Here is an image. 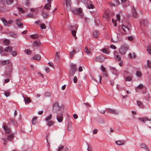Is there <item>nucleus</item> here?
I'll list each match as a JSON object with an SVG mask.
<instances>
[{
	"mask_svg": "<svg viewBox=\"0 0 151 151\" xmlns=\"http://www.w3.org/2000/svg\"><path fill=\"white\" fill-rule=\"evenodd\" d=\"M128 29V27L124 25L120 26L119 27V32L117 34L118 38L119 39L121 38L126 34L127 30Z\"/></svg>",
	"mask_w": 151,
	"mask_h": 151,
	"instance_id": "obj_1",
	"label": "nucleus"
},
{
	"mask_svg": "<svg viewBox=\"0 0 151 151\" xmlns=\"http://www.w3.org/2000/svg\"><path fill=\"white\" fill-rule=\"evenodd\" d=\"M129 46L126 44H124L122 45L120 48L119 50V51L120 53L122 55L125 54L127 51L129 49Z\"/></svg>",
	"mask_w": 151,
	"mask_h": 151,
	"instance_id": "obj_2",
	"label": "nucleus"
},
{
	"mask_svg": "<svg viewBox=\"0 0 151 151\" xmlns=\"http://www.w3.org/2000/svg\"><path fill=\"white\" fill-rule=\"evenodd\" d=\"M70 28V29L71 30V33L73 36L74 37V38L76 39L77 37L76 36V35L78 26L77 25H75L74 26H71Z\"/></svg>",
	"mask_w": 151,
	"mask_h": 151,
	"instance_id": "obj_3",
	"label": "nucleus"
},
{
	"mask_svg": "<svg viewBox=\"0 0 151 151\" xmlns=\"http://www.w3.org/2000/svg\"><path fill=\"white\" fill-rule=\"evenodd\" d=\"M106 58L104 57L103 55H100L96 57L95 58L94 60L96 62L101 63L103 62L104 60Z\"/></svg>",
	"mask_w": 151,
	"mask_h": 151,
	"instance_id": "obj_4",
	"label": "nucleus"
},
{
	"mask_svg": "<svg viewBox=\"0 0 151 151\" xmlns=\"http://www.w3.org/2000/svg\"><path fill=\"white\" fill-rule=\"evenodd\" d=\"M2 64L3 65H5L6 64H8L10 67L9 70V72H11L12 70V63L10 62L9 60H4L2 62Z\"/></svg>",
	"mask_w": 151,
	"mask_h": 151,
	"instance_id": "obj_5",
	"label": "nucleus"
},
{
	"mask_svg": "<svg viewBox=\"0 0 151 151\" xmlns=\"http://www.w3.org/2000/svg\"><path fill=\"white\" fill-rule=\"evenodd\" d=\"M82 12L83 11L82 9L80 8L78 9H74L73 11V12L74 14H80V16H81V17H83V14H81L82 13Z\"/></svg>",
	"mask_w": 151,
	"mask_h": 151,
	"instance_id": "obj_6",
	"label": "nucleus"
},
{
	"mask_svg": "<svg viewBox=\"0 0 151 151\" xmlns=\"http://www.w3.org/2000/svg\"><path fill=\"white\" fill-rule=\"evenodd\" d=\"M71 0H66V9L67 10H70L71 9Z\"/></svg>",
	"mask_w": 151,
	"mask_h": 151,
	"instance_id": "obj_7",
	"label": "nucleus"
},
{
	"mask_svg": "<svg viewBox=\"0 0 151 151\" xmlns=\"http://www.w3.org/2000/svg\"><path fill=\"white\" fill-rule=\"evenodd\" d=\"M120 16L119 14H117L116 15V20H114V19H112V21L114 26H117V24L116 23V21H119L120 20Z\"/></svg>",
	"mask_w": 151,
	"mask_h": 151,
	"instance_id": "obj_8",
	"label": "nucleus"
},
{
	"mask_svg": "<svg viewBox=\"0 0 151 151\" xmlns=\"http://www.w3.org/2000/svg\"><path fill=\"white\" fill-rule=\"evenodd\" d=\"M110 12L109 10L106 11L103 14V17L104 19H107L109 18L110 16L109 13Z\"/></svg>",
	"mask_w": 151,
	"mask_h": 151,
	"instance_id": "obj_9",
	"label": "nucleus"
},
{
	"mask_svg": "<svg viewBox=\"0 0 151 151\" xmlns=\"http://www.w3.org/2000/svg\"><path fill=\"white\" fill-rule=\"evenodd\" d=\"M110 70H111L113 73L115 75H117L119 73L118 71L115 67H110Z\"/></svg>",
	"mask_w": 151,
	"mask_h": 151,
	"instance_id": "obj_10",
	"label": "nucleus"
},
{
	"mask_svg": "<svg viewBox=\"0 0 151 151\" xmlns=\"http://www.w3.org/2000/svg\"><path fill=\"white\" fill-rule=\"evenodd\" d=\"M1 20L5 26H7L8 25V24H12L13 22V21L12 20H10L7 22L6 19L3 18H2Z\"/></svg>",
	"mask_w": 151,
	"mask_h": 151,
	"instance_id": "obj_11",
	"label": "nucleus"
},
{
	"mask_svg": "<svg viewBox=\"0 0 151 151\" xmlns=\"http://www.w3.org/2000/svg\"><path fill=\"white\" fill-rule=\"evenodd\" d=\"M140 147L141 148L145 150L146 151H150V150L149 148L144 143H142L140 145Z\"/></svg>",
	"mask_w": 151,
	"mask_h": 151,
	"instance_id": "obj_12",
	"label": "nucleus"
},
{
	"mask_svg": "<svg viewBox=\"0 0 151 151\" xmlns=\"http://www.w3.org/2000/svg\"><path fill=\"white\" fill-rule=\"evenodd\" d=\"M100 35V33L97 30H94L93 33V37L95 38H97Z\"/></svg>",
	"mask_w": 151,
	"mask_h": 151,
	"instance_id": "obj_13",
	"label": "nucleus"
},
{
	"mask_svg": "<svg viewBox=\"0 0 151 151\" xmlns=\"http://www.w3.org/2000/svg\"><path fill=\"white\" fill-rule=\"evenodd\" d=\"M53 0H47V4L45 5V8L47 9H50L51 7V1Z\"/></svg>",
	"mask_w": 151,
	"mask_h": 151,
	"instance_id": "obj_14",
	"label": "nucleus"
},
{
	"mask_svg": "<svg viewBox=\"0 0 151 151\" xmlns=\"http://www.w3.org/2000/svg\"><path fill=\"white\" fill-rule=\"evenodd\" d=\"M114 58L118 61H120L121 59V58L120 55H118V52L117 51H115L114 53Z\"/></svg>",
	"mask_w": 151,
	"mask_h": 151,
	"instance_id": "obj_15",
	"label": "nucleus"
},
{
	"mask_svg": "<svg viewBox=\"0 0 151 151\" xmlns=\"http://www.w3.org/2000/svg\"><path fill=\"white\" fill-rule=\"evenodd\" d=\"M3 128L6 133H10L11 131L10 129L8 126L5 124H4Z\"/></svg>",
	"mask_w": 151,
	"mask_h": 151,
	"instance_id": "obj_16",
	"label": "nucleus"
},
{
	"mask_svg": "<svg viewBox=\"0 0 151 151\" xmlns=\"http://www.w3.org/2000/svg\"><path fill=\"white\" fill-rule=\"evenodd\" d=\"M106 110L109 113L113 114H117V111L115 109H112L110 108H108Z\"/></svg>",
	"mask_w": 151,
	"mask_h": 151,
	"instance_id": "obj_17",
	"label": "nucleus"
},
{
	"mask_svg": "<svg viewBox=\"0 0 151 151\" xmlns=\"http://www.w3.org/2000/svg\"><path fill=\"white\" fill-rule=\"evenodd\" d=\"M84 51L86 52V53L87 55H90L91 54L92 52V50L91 49H88V48L87 47H86L84 48Z\"/></svg>",
	"mask_w": 151,
	"mask_h": 151,
	"instance_id": "obj_18",
	"label": "nucleus"
},
{
	"mask_svg": "<svg viewBox=\"0 0 151 151\" xmlns=\"http://www.w3.org/2000/svg\"><path fill=\"white\" fill-rule=\"evenodd\" d=\"M70 67H71L70 70L72 71H73L76 72L77 70V67L76 65L73 63H71L70 64Z\"/></svg>",
	"mask_w": 151,
	"mask_h": 151,
	"instance_id": "obj_19",
	"label": "nucleus"
},
{
	"mask_svg": "<svg viewBox=\"0 0 151 151\" xmlns=\"http://www.w3.org/2000/svg\"><path fill=\"white\" fill-rule=\"evenodd\" d=\"M138 119L142 121L143 122H145L146 121H151V119H148L146 117H139L138 118Z\"/></svg>",
	"mask_w": 151,
	"mask_h": 151,
	"instance_id": "obj_20",
	"label": "nucleus"
},
{
	"mask_svg": "<svg viewBox=\"0 0 151 151\" xmlns=\"http://www.w3.org/2000/svg\"><path fill=\"white\" fill-rule=\"evenodd\" d=\"M40 56L39 55L37 54L35 55L32 58L31 60H39L40 59Z\"/></svg>",
	"mask_w": 151,
	"mask_h": 151,
	"instance_id": "obj_21",
	"label": "nucleus"
},
{
	"mask_svg": "<svg viewBox=\"0 0 151 151\" xmlns=\"http://www.w3.org/2000/svg\"><path fill=\"white\" fill-rule=\"evenodd\" d=\"M57 119L58 122H62L63 120V116L62 114H61L60 116L58 114L57 116Z\"/></svg>",
	"mask_w": 151,
	"mask_h": 151,
	"instance_id": "obj_22",
	"label": "nucleus"
},
{
	"mask_svg": "<svg viewBox=\"0 0 151 151\" xmlns=\"http://www.w3.org/2000/svg\"><path fill=\"white\" fill-rule=\"evenodd\" d=\"M132 12L133 15V16L134 17H137V14L135 10V8L134 6H133L132 9Z\"/></svg>",
	"mask_w": 151,
	"mask_h": 151,
	"instance_id": "obj_23",
	"label": "nucleus"
},
{
	"mask_svg": "<svg viewBox=\"0 0 151 151\" xmlns=\"http://www.w3.org/2000/svg\"><path fill=\"white\" fill-rule=\"evenodd\" d=\"M88 8L89 9H93L94 8V5L91 3L90 1L87 4Z\"/></svg>",
	"mask_w": 151,
	"mask_h": 151,
	"instance_id": "obj_24",
	"label": "nucleus"
},
{
	"mask_svg": "<svg viewBox=\"0 0 151 151\" xmlns=\"http://www.w3.org/2000/svg\"><path fill=\"white\" fill-rule=\"evenodd\" d=\"M115 143L118 145H124L125 143V142L123 141L119 140L116 141Z\"/></svg>",
	"mask_w": 151,
	"mask_h": 151,
	"instance_id": "obj_25",
	"label": "nucleus"
},
{
	"mask_svg": "<svg viewBox=\"0 0 151 151\" xmlns=\"http://www.w3.org/2000/svg\"><path fill=\"white\" fill-rule=\"evenodd\" d=\"M12 47L8 46L6 47L5 49V51L7 52H10L12 50Z\"/></svg>",
	"mask_w": 151,
	"mask_h": 151,
	"instance_id": "obj_26",
	"label": "nucleus"
},
{
	"mask_svg": "<svg viewBox=\"0 0 151 151\" xmlns=\"http://www.w3.org/2000/svg\"><path fill=\"white\" fill-rule=\"evenodd\" d=\"M41 43L40 41H35L33 43V45L35 47H37L40 46Z\"/></svg>",
	"mask_w": 151,
	"mask_h": 151,
	"instance_id": "obj_27",
	"label": "nucleus"
},
{
	"mask_svg": "<svg viewBox=\"0 0 151 151\" xmlns=\"http://www.w3.org/2000/svg\"><path fill=\"white\" fill-rule=\"evenodd\" d=\"M17 24V25L20 27H22L23 26L22 23L19 20V19H16Z\"/></svg>",
	"mask_w": 151,
	"mask_h": 151,
	"instance_id": "obj_28",
	"label": "nucleus"
},
{
	"mask_svg": "<svg viewBox=\"0 0 151 151\" xmlns=\"http://www.w3.org/2000/svg\"><path fill=\"white\" fill-rule=\"evenodd\" d=\"M76 51L75 50H74L71 52H70V58H72L73 57V55L76 53Z\"/></svg>",
	"mask_w": 151,
	"mask_h": 151,
	"instance_id": "obj_29",
	"label": "nucleus"
},
{
	"mask_svg": "<svg viewBox=\"0 0 151 151\" xmlns=\"http://www.w3.org/2000/svg\"><path fill=\"white\" fill-rule=\"evenodd\" d=\"M24 100L26 104H29L31 101V100L28 97L25 98Z\"/></svg>",
	"mask_w": 151,
	"mask_h": 151,
	"instance_id": "obj_30",
	"label": "nucleus"
},
{
	"mask_svg": "<svg viewBox=\"0 0 151 151\" xmlns=\"http://www.w3.org/2000/svg\"><path fill=\"white\" fill-rule=\"evenodd\" d=\"M4 43L6 45H8L10 43V41L7 39H5L3 40Z\"/></svg>",
	"mask_w": 151,
	"mask_h": 151,
	"instance_id": "obj_31",
	"label": "nucleus"
},
{
	"mask_svg": "<svg viewBox=\"0 0 151 151\" xmlns=\"http://www.w3.org/2000/svg\"><path fill=\"white\" fill-rule=\"evenodd\" d=\"M14 138V135L13 134H11L9 135L7 137V139L8 140L12 141L13 140Z\"/></svg>",
	"mask_w": 151,
	"mask_h": 151,
	"instance_id": "obj_32",
	"label": "nucleus"
},
{
	"mask_svg": "<svg viewBox=\"0 0 151 151\" xmlns=\"http://www.w3.org/2000/svg\"><path fill=\"white\" fill-rule=\"evenodd\" d=\"M129 57L132 58H134L136 57V55L134 52L130 53L129 54Z\"/></svg>",
	"mask_w": 151,
	"mask_h": 151,
	"instance_id": "obj_33",
	"label": "nucleus"
},
{
	"mask_svg": "<svg viewBox=\"0 0 151 151\" xmlns=\"http://www.w3.org/2000/svg\"><path fill=\"white\" fill-rule=\"evenodd\" d=\"M101 69L102 71L104 72V74L106 76L107 73L106 72V69L103 65H101Z\"/></svg>",
	"mask_w": 151,
	"mask_h": 151,
	"instance_id": "obj_34",
	"label": "nucleus"
},
{
	"mask_svg": "<svg viewBox=\"0 0 151 151\" xmlns=\"http://www.w3.org/2000/svg\"><path fill=\"white\" fill-rule=\"evenodd\" d=\"M102 52L104 53L107 54H109V51L106 48H104L102 49Z\"/></svg>",
	"mask_w": 151,
	"mask_h": 151,
	"instance_id": "obj_35",
	"label": "nucleus"
},
{
	"mask_svg": "<svg viewBox=\"0 0 151 151\" xmlns=\"http://www.w3.org/2000/svg\"><path fill=\"white\" fill-rule=\"evenodd\" d=\"M37 118V117H34L32 120V124H35L36 123V121Z\"/></svg>",
	"mask_w": 151,
	"mask_h": 151,
	"instance_id": "obj_36",
	"label": "nucleus"
},
{
	"mask_svg": "<svg viewBox=\"0 0 151 151\" xmlns=\"http://www.w3.org/2000/svg\"><path fill=\"white\" fill-rule=\"evenodd\" d=\"M137 105L139 106L140 108H142L143 106L142 105V102H141L140 101H137Z\"/></svg>",
	"mask_w": 151,
	"mask_h": 151,
	"instance_id": "obj_37",
	"label": "nucleus"
},
{
	"mask_svg": "<svg viewBox=\"0 0 151 151\" xmlns=\"http://www.w3.org/2000/svg\"><path fill=\"white\" fill-rule=\"evenodd\" d=\"M146 68H150L151 67V62L149 61L148 60L147 61V65L145 66Z\"/></svg>",
	"mask_w": 151,
	"mask_h": 151,
	"instance_id": "obj_38",
	"label": "nucleus"
},
{
	"mask_svg": "<svg viewBox=\"0 0 151 151\" xmlns=\"http://www.w3.org/2000/svg\"><path fill=\"white\" fill-rule=\"evenodd\" d=\"M60 53L59 52H56L55 54V58L56 59H58L60 57Z\"/></svg>",
	"mask_w": 151,
	"mask_h": 151,
	"instance_id": "obj_39",
	"label": "nucleus"
},
{
	"mask_svg": "<svg viewBox=\"0 0 151 151\" xmlns=\"http://www.w3.org/2000/svg\"><path fill=\"white\" fill-rule=\"evenodd\" d=\"M52 114H50V115L47 117L45 119V120L46 121H48V120L51 119L52 118Z\"/></svg>",
	"mask_w": 151,
	"mask_h": 151,
	"instance_id": "obj_40",
	"label": "nucleus"
},
{
	"mask_svg": "<svg viewBox=\"0 0 151 151\" xmlns=\"http://www.w3.org/2000/svg\"><path fill=\"white\" fill-rule=\"evenodd\" d=\"M54 122H53L52 121H49L48 122L47 124L49 126H52Z\"/></svg>",
	"mask_w": 151,
	"mask_h": 151,
	"instance_id": "obj_41",
	"label": "nucleus"
},
{
	"mask_svg": "<svg viewBox=\"0 0 151 151\" xmlns=\"http://www.w3.org/2000/svg\"><path fill=\"white\" fill-rule=\"evenodd\" d=\"M25 52L27 55H30L32 53L31 51L29 49L25 50Z\"/></svg>",
	"mask_w": 151,
	"mask_h": 151,
	"instance_id": "obj_42",
	"label": "nucleus"
},
{
	"mask_svg": "<svg viewBox=\"0 0 151 151\" xmlns=\"http://www.w3.org/2000/svg\"><path fill=\"white\" fill-rule=\"evenodd\" d=\"M114 2L116 6H118L120 4L119 0H114Z\"/></svg>",
	"mask_w": 151,
	"mask_h": 151,
	"instance_id": "obj_43",
	"label": "nucleus"
},
{
	"mask_svg": "<svg viewBox=\"0 0 151 151\" xmlns=\"http://www.w3.org/2000/svg\"><path fill=\"white\" fill-rule=\"evenodd\" d=\"M31 38L33 39H36L38 38V35L36 34L30 35Z\"/></svg>",
	"mask_w": 151,
	"mask_h": 151,
	"instance_id": "obj_44",
	"label": "nucleus"
},
{
	"mask_svg": "<svg viewBox=\"0 0 151 151\" xmlns=\"http://www.w3.org/2000/svg\"><path fill=\"white\" fill-rule=\"evenodd\" d=\"M40 28L42 29H46V26H45V25L43 23H42V24H40Z\"/></svg>",
	"mask_w": 151,
	"mask_h": 151,
	"instance_id": "obj_45",
	"label": "nucleus"
},
{
	"mask_svg": "<svg viewBox=\"0 0 151 151\" xmlns=\"http://www.w3.org/2000/svg\"><path fill=\"white\" fill-rule=\"evenodd\" d=\"M64 148V146L62 145H60L58 147V151H61Z\"/></svg>",
	"mask_w": 151,
	"mask_h": 151,
	"instance_id": "obj_46",
	"label": "nucleus"
},
{
	"mask_svg": "<svg viewBox=\"0 0 151 151\" xmlns=\"http://www.w3.org/2000/svg\"><path fill=\"white\" fill-rule=\"evenodd\" d=\"M147 51L149 53H151V47L150 46H148L147 47Z\"/></svg>",
	"mask_w": 151,
	"mask_h": 151,
	"instance_id": "obj_47",
	"label": "nucleus"
},
{
	"mask_svg": "<svg viewBox=\"0 0 151 151\" xmlns=\"http://www.w3.org/2000/svg\"><path fill=\"white\" fill-rule=\"evenodd\" d=\"M142 75L141 72L139 71H138L136 72V75L138 77H140Z\"/></svg>",
	"mask_w": 151,
	"mask_h": 151,
	"instance_id": "obj_48",
	"label": "nucleus"
},
{
	"mask_svg": "<svg viewBox=\"0 0 151 151\" xmlns=\"http://www.w3.org/2000/svg\"><path fill=\"white\" fill-rule=\"evenodd\" d=\"M132 80V78L131 76H127L126 78V81H130Z\"/></svg>",
	"mask_w": 151,
	"mask_h": 151,
	"instance_id": "obj_49",
	"label": "nucleus"
},
{
	"mask_svg": "<svg viewBox=\"0 0 151 151\" xmlns=\"http://www.w3.org/2000/svg\"><path fill=\"white\" fill-rule=\"evenodd\" d=\"M10 93L9 91H6L4 93V94L6 96L8 97L10 95Z\"/></svg>",
	"mask_w": 151,
	"mask_h": 151,
	"instance_id": "obj_50",
	"label": "nucleus"
},
{
	"mask_svg": "<svg viewBox=\"0 0 151 151\" xmlns=\"http://www.w3.org/2000/svg\"><path fill=\"white\" fill-rule=\"evenodd\" d=\"M81 1L84 4H86L88 3L89 2V0H81Z\"/></svg>",
	"mask_w": 151,
	"mask_h": 151,
	"instance_id": "obj_51",
	"label": "nucleus"
},
{
	"mask_svg": "<svg viewBox=\"0 0 151 151\" xmlns=\"http://www.w3.org/2000/svg\"><path fill=\"white\" fill-rule=\"evenodd\" d=\"M75 71H72L71 70H70L69 72V76H72L74 74Z\"/></svg>",
	"mask_w": 151,
	"mask_h": 151,
	"instance_id": "obj_52",
	"label": "nucleus"
},
{
	"mask_svg": "<svg viewBox=\"0 0 151 151\" xmlns=\"http://www.w3.org/2000/svg\"><path fill=\"white\" fill-rule=\"evenodd\" d=\"M128 40L129 41H132L134 40V37L132 36H129L128 37Z\"/></svg>",
	"mask_w": 151,
	"mask_h": 151,
	"instance_id": "obj_53",
	"label": "nucleus"
},
{
	"mask_svg": "<svg viewBox=\"0 0 151 151\" xmlns=\"http://www.w3.org/2000/svg\"><path fill=\"white\" fill-rule=\"evenodd\" d=\"M13 0H8L6 1V3L8 4H10L12 3Z\"/></svg>",
	"mask_w": 151,
	"mask_h": 151,
	"instance_id": "obj_54",
	"label": "nucleus"
},
{
	"mask_svg": "<svg viewBox=\"0 0 151 151\" xmlns=\"http://www.w3.org/2000/svg\"><path fill=\"white\" fill-rule=\"evenodd\" d=\"M42 15L44 18H46L47 17H48V15L47 14L45 13H42Z\"/></svg>",
	"mask_w": 151,
	"mask_h": 151,
	"instance_id": "obj_55",
	"label": "nucleus"
},
{
	"mask_svg": "<svg viewBox=\"0 0 151 151\" xmlns=\"http://www.w3.org/2000/svg\"><path fill=\"white\" fill-rule=\"evenodd\" d=\"M45 69L46 72L48 73L50 72V68L47 67H45Z\"/></svg>",
	"mask_w": 151,
	"mask_h": 151,
	"instance_id": "obj_56",
	"label": "nucleus"
},
{
	"mask_svg": "<svg viewBox=\"0 0 151 151\" xmlns=\"http://www.w3.org/2000/svg\"><path fill=\"white\" fill-rule=\"evenodd\" d=\"M12 54L13 56H16L17 55V52L15 51H13L12 52Z\"/></svg>",
	"mask_w": 151,
	"mask_h": 151,
	"instance_id": "obj_57",
	"label": "nucleus"
},
{
	"mask_svg": "<svg viewBox=\"0 0 151 151\" xmlns=\"http://www.w3.org/2000/svg\"><path fill=\"white\" fill-rule=\"evenodd\" d=\"M18 9L19 11L22 13H24V12L25 11L21 8H19Z\"/></svg>",
	"mask_w": 151,
	"mask_h": 151,
	"instance_id": "obj_58",
	"label": "nucleus"
},
{
	"mask_svg": "<svg viewBox=\"0 0 151 151\" xmlns=\"http://www.w3.org/2000/svg\"><path fill=\"white\" fill-rule=\"evenodd\" d=\"M143 87V86L142 84H140L136 88V90H137V88L141 89Z\"/></svg>",
	"mask_w": 151,
	"mask_h": 151,
	"instance_id": "obj_59",
	"label": "nucleus"
},
{
	"mask_svg": "<svg viewBox=\"0 0 151 151\" xmlns=\"http://www.w3.org/2000/svg\"><path fill=\"white\" fill-rule=\"evenodd\" d=\"M77 78L76 76H75L73 78V82L75 83H77Z\"/></svg>",
	"mask_w": 151,
	"mask_h": 151,
	"instance_id": "obj_60",
	"label": "nucleus"
},
{
	"mask_svg": "<svg viewBox=\"0 0 151 151\" xmlns=\"http://www.w3.org/2000/svg\"><path fill=\"white\" fill-rule=\"evenodd\" d=\"M31 11L33 12H35L37 13V10L36 9H30Z\"/></svg>",
	"mask_w": 151,
	"mask_h": 151,
	"instance_id": "obj_61",
	"label": "nucleus"
},
{
	"mask_svg": "<svg viewBox=\"0 0 151 151\" xmlns=\"http://www.w3.org/2000/svg\"><path fill=\"white\" fill-rule=\"evenodd\" d=\"M110 47L114 49H115L116 48V46L113 45H110Z\"/></svg>",
	"mask_w": 151,
	"mask_h": 151,
	"instance_id": "obj_62",
	"label": "nucleus"
},
{
	"mask_svg": "<svg viewBox=\"0 0 151 151\" xmlns=\"http://www.w3.org/2000/svg\"><path fill=\"white\" fill-rule=\"evenodd\" d=\"M48 64L49 65H50V66H51V67H53V68H54V66L53 63H48Z\"/></svg>",
	"mask_w": 151,
	"mask_h": 151,
	"instance_id": "obj_63",
	"label": "nucleus"
},
{
	"mask_svg": "<svg viewBox=\"0 0 151 151\" xmlns=\"http://www.w3.org/2000/svg\"><path fill=\"white\" fill-rule=\"evenodd\" d=\"M109 5L110 6H112V7L116 6L114 4V3H113L111 2H110Z\"/></svg>",
	"mask_w": 151,
	"mask_h": 151,
	"instance_id": "obj_64",
	"label": "nucleus"
}]
</instances>
